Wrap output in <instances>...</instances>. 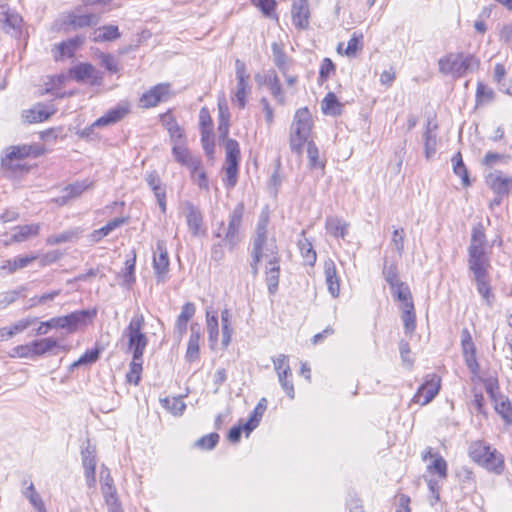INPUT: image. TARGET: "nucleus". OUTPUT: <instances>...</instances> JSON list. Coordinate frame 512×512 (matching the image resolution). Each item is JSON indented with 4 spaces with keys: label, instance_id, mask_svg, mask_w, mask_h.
Segmentation results:
<instances>
[{
    "label": "nucleus",
    "instance_id": "nucleus-38",
    "mask_svg": "<svg viewBox=\"0 0 512 512\" xmlns=\"http://www.w3.org/2000/svg\"><path fill=\"white\" fill-rule=\"evenodd\" d=\"M101 491L108 506L109 512H123L116 496V488L114 487V484L102 486Z\"/></svg>",
    "mask_w": 512,
    "mask_h": 512
},
{
    "label": "nucleus",
    "instance_id": "nucleus-37",
    "mask_svg": "<svg viewBox=\"0 0 512 512\" xmlns=\"http://www.w3.org/2000/svg\"><path fill=\"white\" fill-rule=\"evenodd\" d=\"M477 285V291L482 296L487 305L491 306L493 303L494 295L491 293V286L489 283V276H474Z\"/></svg>",
    "mask_w": 512,
    "mask_h": 512
},
{
    "label": "nucleus",
    "instance_id": "nucleus-60",
    "mask_svg": "<svg viewBox=\"0 0 512 512\" xmlns=\"http://www.w3.org/2000/svg\"><path fill=\"white\" fill-rule=\"evenodd\" d=\"M13 356L19 358H35L36 352L34 348V342H30L24 345H19L13 348Z\"/></svg>",
    "mask_w": 512,
    "mask_h": 512
},
{
    "label": "nucleus",
    "instance_id": "nucleus-15",
    "mask_svg": "<svg viewBox=\"0 0 512 512\" xmlns=\"http://www.w3.org/2000/svg\"><path fill=\"white\" fill-rule=\"evenodd\" d=\"M174 159L181 165L187 167L191 173H195L199 169L201 160L193 156L184 143H175L172 148Z\"/></svg>",
    "mask_w": 512,
    "mask_h": 512
},
{
    "label": "nucleus",
    "instance_id": "nucleus-21",
    "mask_svg": "<svg viewBox=\"0 0 512 512\" xmlns=\"http://www.w3.org/2000/svg\"><path fill=\"white\" fill-rule=\"evenodd\" d=\"M487 240L482 225L473 227L471 241L468 248L469 254H486Z\"/></svg>",
    "mask_w": 512,
    "mask_h": 512
},
{
    "label": "nucleus",
    "instance_id": "nucleus-25",
    "mask_svg": "<svg viewBox=\"0 0 512 512\" xmlns=\"http://www.w3.org/2000/svg\"><path fill=\"white\" fill-rule=\"evenodd\" d=\"M309 6L308 2L294 1L292 5V18L293 23L300 27L306 28L309 24Z\"/></svg>",
    "mask_w": 512,
    "mask_h": 512
},
{
    "label": "nucleus",
    "instance_id": "nucleus-56",
    "mask_svg": "<svg viewBox=\"0 0 512 512\" xmlns=\"http://www.w3.org/2000/svg\"><path fill=\"white\" fill-rule=\"evenodd\" d=\"M461 349L463 355L476 353V346L467 328L461 331Z\"/></svg>",
    "mask_w": 512,
    "mask_h": 512
},
{
    "label": "nucleus",
    "instance_id": "nucleus-61",
    "mask_svg": "<svg viewBox=\"0 0 512 512\" xmlns=\"http://www.w3.org/2000/svg\"><path fill=\"white\" fill-rule=\"evenodd\" d=\"M494 92L487 85L479 82L476 90V102L478 104L489 102L493 99Z\"/></svg>",
    "mask_w": 512,
    "mask_h": 512
},
{
    "label": "nucleus",
    "instance_id": "nucleus-64",
    "mask_svg": "<svg viewBox=\"0 0 512 512\" xmlns=\"http://www.w3.org/2000/svg\"><path fill=\"white\" fill-rule=\"evenodd\" d=\"M495 410L499 413L506 421L512 420V408L507 400L501 399L495 400Z\"/></svg>",
    "mask_w": 512,
    "mask_h": 512
},
{
    "label": "nucleus",
    "instance_id": "nucleus-46",
    "mask_svg": "<svg viewBox=\"0 0 512 512\" xmlns=\"http://www.w3.org/2000/svg\"><path fill=\"white\" fill-rule=\"evenodd\" d=\"M142 364L143 357H138V359H136L134 356H132L129 372L126 375L129 383H133L134 385L139 384L141 380Z\"/></svg>",
    "mask_w": 512,
    "mask_h": 512
},
{
    "label": "nucleus",
    "instance_id": "nucleus-47",
    "mask_svg": "<svg viewBox=\"0 0 512 512\" xmlns=\"http://www.w3.org/2000/svg\"><path fill=\"white\" fill-rule=\"evenodd\" d=\"M88 188V184L85 183H75L67 186L65 191L66 195L58 197L56 202L60 205H64L70 198H75L81 195Z\"/></svg>",
    "mask_w": 512,
    "mask_h": 512
},
{
    "label": "nucleus",
    "instance_id": "nucleus-51",
    "mask_svg": "<svg viewBox=\"0 0 512 512\" xmlns=\"http://www.w3.org/2000/svg\"><path fill=\"white\" fill-rule=\"evenodd\" d=\"M363 34L361 32H354L347 43L345 55L348 57L356 56L357 52L362 50L363 47Z\"/></svg>",
    "mask_w": 512,
    "mask_h": 512
},
{
    "label": "nucleus",
    "instance_id": "nucleus-6",
    "mask_svg": "<svg viewBox=\"0 0 512 512\" xmlns=\"http://www.w3.org/2000/svg\"><path fill=\"white\" fill-rule=\"evenodd\" d=\"M225 173H226V186L233 188L237 183L238 166L240 160L239 144L234 139L225 140Z\"/></svg>",
    "mask_w": 512,
    "mask_h": 512
},
{
    "label": "nucleus",
    "instance_id": "nucleus-55",
    "mask_svg": "<svg viewBox=\"0 0 512 512\" xmlns=\"http://www.w3.org/2000/svg\"><path fill=\"white\" fill-rule=\"evenodd\" d=\"M100 355L99 349L87 350L77 361L73 362L70 369L73 370L81 365L91 364L98 360Z\"/></svg>",
    "mask_w": 512,
    "mask_h": 512
},
{
    "label": "nucleus",
    "instance_id": "nucleus-3",
    "mask_svg": "<svg viewBox=\"0 0 512 512\" xmlns=\"http://www.w3.org/2000/svg\"><path fill=\"white\" fill-rule=\"evenodd\" d=\"M144 327V315L140 312H135L122 334V337L127 338L128 351L131 352L132 356L136 359L143 357L148 345V337L143 332Z\"/></svg>",
    "mask_w": 512,
    "mask_h": 512
},
{
    "label": "nucleus",
    "instance_id": "nucleus-28",
    "mask_svg": "<svg viewBox=\"0 0 512 512\" xmlns=\"http://www.w3.org/2000/svg\"><path fill=\"white\" fill-rule=\"evenodd\" d=\"M84 38L76 36L61 42L57 46V53H55V59L59 60L64 57L71 58L74 56L75 51L83 44Z\"/></svg>",
    "mask_w": 512,
    "mask_h": 512
},
{
    "label": "nucleus",
    "instance_id": "nucleus-57",
    "mask_svg": "<svg viewBox=\"0 0 512 512\" xmlns=\"http://www.w3.org/2000/svg\"><path fill=\"white\" fill-rule=\"evenodd\" d=\"M61 290H53L47 293H44L39 296H34L29 299L30 307H37L47 304L48 302L53 301L57 296H59Z\"/></svg>",
    "mask_w": 512,
    "mask_h": 512
},
{
    "label": "nucleus",
    "instance_id": "nucleus-42",
    "mask_svg": "<svg viewBox=\"0 0 512 512\" xmlns=\"http://www.w3.org/2000/svg\"><path fill=\"white\" fill-rule=\"evenodd\" d=\"M120 37V33L117 26L105 25L95 31L94 41H111Z\"/></svg>",
    "mask_w": 512,
    "mask_h": 512
},
{
    "label": "nucleus",
    "instance_id": "nucleus-50",
    "mask_svg": "<svg viewBox=\"0 0 512 512\" xmlns=\"http://www.w3.org/2000/svg\"><path fill=\"white\" fill-rule=\"evenodd\" d=\"M33 342L37 357L52 351L58 346V341L51 337L34 340Z\"/></svg>",
    "mask_w": 512,
    "mask_h": 512
},
{
    "label": "nucleus",
    "instance_id": "nucleus-30",
    "mask_svg": "<svg viewBox=\"0 0 512 512\" xmlns=\"http://www.w3.org/2000/svg\"><path fill=\"white\" fill-rule=\"evenodd\" d=\"M36 260L35 256H18L14 259H8L3 261L1 269L9 274L16 272L17 270L23 269Z\"/></svg>",
    "mask_w": 512,
    "mask_h": 512
},
{
    "label": "nucleus",
    "instance_id": "nucleus-36",
    "mask_svg": "<svg viewBox=\"0 0 512 512\" xmlns=\"http://www.w3.org/2000/svg\"><path fill=\"white\" fill-rule=\"evenodd\" d=\"M272 53L275 66L283 76H286V72H288L290 68L291 61L277 43L272 44Z\"/></svg>",
    "mask_w": 512,
    "mask_h": 512
},
{
    "label": "nucleus",
    "instance_id": "nucleus-20",
    "mask_svg": "<svg viewBox=\"0 0 512 512\" xmlns=\"http://www.w3.org/2000/svg\"><path fill=\"white\" fill-rule=\"evenodd\" d=\"M22 23V17L15 12L10 11L6 5H0V25L5 32L18 30Z\"/></svg>",
    "mask_w": 512,
    "mask_h": 512
},
{
    "label": "nucleus",
    "instance_id": "nucleus-39",
    "mask_svg": "<svg viewBox=\"0 0 512 512\" xmlns=\"http://www.w3.org/2000/svg\"><path fill=\"white\" fill-rule=\"evenodd\" d=\"M23 495L28 499L37 512H47L45 504L32 482L23 491Z\"/></svg>",
    "mask_w": 512,
    "mask_h": 512
},
{
    "label": "nucleus",
    "instance_id": "nucleus-44",
    "mask_svg": "<svg viewBox=\"0 0 512 512\" xmlns=\"http://www.w3.org/2000/svg\"><path fill=\"white\" fill-rule=\"evenodd\" d=\"M278 380L290 399L295 396L294 386L292 381L289 379L292 377V371L290 367H286L284 370L277 371Z\"/></svg>",
    "mask_w": 512,
    "mask_h": 512
},
{
    "label": "nucleus",
    "instance_id": "nucleus-19",
    "mask_svg": "<svg viewBox=\"0 0 512 512\" xmlns=\"http://www.w3.org/2000/svg\"><path fill=\"white\" fill-rule=\"evenodd\" d=\"M195 313L196 306L194 303L187 302L183 305L175 323V333L179 339L186 333L188 322L194 317Z\"/></svg>",
    "mask_w": 512,
    "mask_h": 512
},
{
    "label": "nucleus",
    "instance_id": "nucleus-63",
    "mask_svg": "<svg viewBox=\"0 0 512 512\" xmlns=\"http://www.w3.org/2000/svg\"><path fill=\"white\" fill-rule=\"evenodd\" d=\"M458 476L460 478V481L462 483V488H469L474 489L475 488V477L473 472L466 467H463L459 472Z\"/></svg>",
    "mask_w": 512,
    "mask_h": 512
},
{
    "label": "nucleus",
    "instance_id": "nucleus-40",
    "mask_svg": "<svg viewBox=\"0 0 512 512\" xmlns=\"http://www.w3.org/2000/svg\"><path fill=\"white\" fill-rule=\"evenodd\" d=\"M453 164V172L455 175L462 179L463 186L467 187L470 185L469 175L467 168L463 162L462 155L457 152L451 159Z\"/></svg>",
    "mask_w": 512,
    "mask_h": 512
},
{
    "label": "nucleus",
    "instance_id": "nucleus-5",
    "mask_svg": "<svg viewBox=\"0 0 512 512\" xmlns=\"http://www.w3.org/2000/svg\"><path fill=\"white\" fill-rule=\"evenodd\" d=\"M95 314V310H80L65 316L54 317L48 321L41 322L36 333L38 335H45L47 334L48 329H65L68 333H74L78 329L79 325L85 323L88 317L94 316Z\"/></svg>",
    "mask_w": 512,
    "mask_h": 512
},
{
    "label": "nucleus",
    "instance_id": "nucleus-29",
    "mask_svg": "<svg viewBox=\"0 0 512 512\" xmlns=\"http://www.w3.org/2000/svg\"><path fill=\"white\" fill-rule=\"evenodd\" d=\"M268 224H269V213H268V211L263 210L259 216L256 230H255V235L253 237V239H255L256 253H258V251L260 249V245L265 240V237H268L267 236Z\"/></svg>",
    "mask_w": 512,
    "mask_h": 512
},
{
    "label": "nucleus",
    "instance_id": "nucleus-9",
    "mask_svg": "<svg viewBox=\"0 0 512 512\" xmlns=\"http://www.w3.org/2000/svg\"><path fill=\"white\" fill-rule=\"evenodd\" d=\"M235 73L237 84L231 100L240 109H243L246 105V96L250 92L249 74L246 71L245 64L239 59L235 62Z\"/></svg>",
    "mask_w": 512,
    "mask_h": 512
},
{
    "label": "nucleus",
    "instance_id": "nucleus-62",
    "mask_svg": "<svg viewBox=\"0 0 512 512\" xmlns=\"http://www.w3.org/2000/svg\"><path fill=\"white\" fill-rule=\"evenodd\" d=\"M252 4L259 8L264 16L272 17L276 7L275 0H251Z\"/></svg>",
    "mask_w": 512,
    "mask_h": 512
},
{
    "label": "nucleus",
    "instance_id": "nucleus-31",
    "mask_svg": "<svg viewBox=\"0 0 512 512\" xmlns=\"http://www.w3.org/2000/svg\"><path fill=\"white\" fill-rule=\"evenodd\" d=\"M298 247L305 263L313 266L316 262L317 254L310 240L305 237V231L301 233V238L298 240Z\"/></svg>",
    "mask_w": 512,
    "mask_h": 512
},
{
    "label": "nucleus",
    "instance_id": "nucleus-45",
    "mask_svg": "<svg viewBox=\"0 0 512 512\" xmlns=\"http://www.w3.org/2000/svg\"><path fill=\"white\" fill-rule=\"evenodd\" d=\"M161 403L165 409L175 416L183 414L186 404L180 397H167L161 400Z\"/></svg>",
    "mask_w": 512,
    "mask_h": 512
},
{
    "label": "nucleus",
    "instance_id": "nucleus-33",
    "mask_svg": "<svg viewBox=\"0 0 512 512\" xmlns=\"http://www.w3.org/2000/svg\"><path fill=\"white\" fill-rule=\"evenodd\" d=\"M40 230L39 224H27L14 228L12 240L15 242H23L32 236L38 235Z\"/></svg>",
    "mask_w": 512,
    "mask_h": 512
},
{
    "label": "nucleus",
    "instance_id": "nucleus-53",
    "mask_svg": "<svg viewBox=\"0 0 512 512\" xmlns=\"http://www.w3.org/2000/svg\"><path fill=\"white\" fill-rule=\"evenodd\" d=\"M97 23V17L94 14L71 15L70 24L74 28L90 27Z\"/></svg>",
    "mask_w": 512,
    "mask_h": 512
},
{
    "label": "nucleus",
    "instance_id": "nucleus-18",
    "mask_svg": "<svg viewBox=\"0 0 512 512\" xmlns=\"http://www.w3.org/2000/svg\"><path fill=\"white\" fill-rule=\"evenodd\" d=\"M487 183L497 195L506 196L512 185V178L501 171H494L488 175Z\"/></svg>",
    "mask_w": 512,
    "mask_h": 512
},
{
    "label": "nucleus",
    "instance_id": "nucleus-17",
    "mask_svg": "<svg viewBox=\"0 0 512 512\" xmlns=\"http://www.w3.org/2000/svg\"><path fill=\"white\" fill-rule=\"evenodd\" d=\"M130 112V107L127 103L118 104L116 107L107 111L103 116L98 118L92 125L94 127H105L115 124L122 120Z\"/></svg>",
    "mask_w": 512,
    "mask_h": 512
},
{
    "label": "nucleus",
    "instance_id": "nucleus-13",
    "mask_svg": "<svg viewBox=\"0 0 512 512\" xmlns=\"http://www.w3.org/2000/svg\"><path fill=\"white\" fill-rule=\"evenodd\" d=\"M170 96V85L161 83L149 91L145 92L140 98V105L143 108H151L158 105L160 102H165Z\"/></svg>",
    "mask_w": 512,
    "mask_h": 512
},
{
    "label": "nucleus",
    "instance_id": "nucleus-43",
    "mask_svg": "<svg viewBox=\"0 0 512 512\" xmlns=\"http://www.w3.org/2000/svg\"><path fill=\"white\" fill-rule=\"evenodd\" d=\"M96 446L92 445L89 440L86 441V446L81 449V461L83 467H96L97 455Z\"/></svg>",
    "mask_w": 512,
    "mask_h": 512
},
{
    "label": "nucleus",
    "instance_id": "nucleus-59",
    "mask_svg": "<svg viewBox=\"0 0 512 512\" xmlns=\"http://www.w3.org/2000/svg\"><path fill=\"white\" fill-rule=\"evenodd\" d=\"M430 472L437 473L440 478L445 479L447 477V463L442 456H436L432 464L428 466Z\"/></svg>",
    "mask_w": 512,
    "mask_h": 512
},
{
    "label": "nucleus",
    "instance_id": "nucleus-27",
    "mask_svg": "<svg viewBox=\"0 0 512 512\" xmlns=\"http://www.w3.org/2000/svg\"><path fill=\"white\" fill-rule=\"evenodd\" d=\"M349 224L337 216H329L325 220L327 233L336 238H345L348 232Z\"/></svg>",
    "mask_w": 512,
    "mask_h": 512
},
{
    "label": "nucleus",
    "instance_id": "nucleus-12",
    "mask_svg": "<svg viewBox=\"0 0 512 512\" xmlns=\"http://www.w3.org/2000/svg\"><path fill=\"white\" fill-rule=\"evenodd\" d=\"M255 80L259 86L266 85L277 104L283 106L286 104L285 92L282 88L280 79L275 70H268L265 74H257Z\"/></svg>",
    "mask_w": 512,
    "mask_h": 512
},
{
    "label": "nucleus",
    "instance_id": "nucleus-32",
    "mask_svg": "<svg viewBox=\"0 0 512 512\" xmlns=\"http://www.w3.org/2000/svg\"><path fill=\"white\" fill-rule=\"evenodd\" d=\"M206 324L210 348L214 350L217 346L219 336V324L217 315L215 313L211 314L209 311H207Z\"/></svg>",
    "mask_w": 512,
    "mask_h": 512
},
{
    "label": "nucleus",
    "instance_id": "nucleus-26",
    "mask_svg": "<svg viewBox=\"0 0 512 512\" xmlns=\"http://www.w3.org/2000/svg\"><path fill=\"white\" fill-rule=\"evenodd\" d=\"M468 263L474 276L488 275L491 267L487 254H469Z\"/></svg>",
    "mask_w": 512,
    "mask_h": 512
},
{
    "label": "nucleus",
    "instance_id": "nucleus-23",
    "mask_svg": "<svg viewBox=\"0 0 512 512\" xmlns=\"http://www.w3.org/2000/svg\"><path fill=\"white\" fill-rule=\"evenodd\" d=\"M190 337L187 344L186 358L189 362L196 361L199 358V341L201 338V329L198 323L190 326Z\"/></svg>",
    "mask_w": 512,
    "mask_h": 512
},
{
    "label": "nucleus",
    "instance_id": "nucleus-54",
    "mask_svg": "<svg viewBox=\"0 0 512 512\" xmlns=\"http://www.w3.org/2000/svg\"><path fill=\"white\" fill-rule=\"evenodd\" d=\"M307 157L311 169L324 168V163L319 158V150L313 141L307 144Z\"/></svg>",
    "mask_w": 512,
    "mask_h": 512
},
{
    "label": "nucleus",
    "instance_id": "nucleus-35",
    "mask_svg": "<svg viewBox=\"0 0 512 512\" xmlns=\"http://www.w3.org/2000/svg\"><path fill=\"white\" fill-rule=\"evenodd\" d=\"M33 323V320L31 319H21L11 325L10 327H3L0 329V340L5 341L9 338L13 337L14 335L23 332L26 330L31 324Z\"/></svg>",
    "mask_w": 512,
    "mask_h": 512
},
{
    "label": "nucleus",
    "instance_id": "nucleus-11",
    "mask_svg": "<svg viewBox=\"0 0 512 512\" xmlns=\"http://www.w3.org/2000/svg\"><path fill=\"white\" fill-rule=\"evenodd\" d=\"M182 205L189 232L194 237L205 235L206 229L200 209L190 201H185Z\"/></svg>",
    "mask_w": 512,
    "mask_h": 512
},
{
    "label": "nucleus",
    "instance_id": "nucleus-14",
    "mask_svg": "<svg viewBox=\"0 0 512 512\" xmlns=\"http://www.w3.org/2000/svg\"><path fill=\"white\" fill-rule=\"evenodd\" d=\"M153 269L157 281L164 282L169 271V257L163 241L157 242L156 251L154 252L153 257Z\"/></svg>",
    "mask_w": 512,
    "mask_h": 512
},
{
    "label": "nucleus",
    "instance_id": "nucleus-16",
    "mask_svg": "<svg viewBox=\"0 0 512 512\" xmlns=\"http://www.w3.org/2000/svg\"><path fill=\"white\" fill-rule=\"evenodd\" d=\"M71 73L74 79L79 82L87 81L91 85H100L102 82L101 73L89 63H80L76 65L71 70Z\"/></svg>",
    "mask_w": 512,
    "mask_h": 512
},
{
    "label": "nucleus",
    "instance_id": "nucleus-4",
    "mask_svg": "<svg viewBox=\"0 0 512 512\" xmlns=\"http://www.w3.org/2000/svg\"><path fill=\"white\" fill-rule=\"evenodd\" d=\"M312 129V118L307 108L297 110L291 125L290 147L301 154L305 144H308Z\"/></svg>",
    "mask_w": 512,
    "mask_h": 512
},
{
    "label": "nucleus",
    "instance_id": "nucleus-1",
    "mask_svg": "<svg viewBox=\"0 0 512 512\" xmlns=\"http://www.w3.org/2000/svg\"><path fill=\"white\" fill-rule=\"evenodd\" d=\"M470 458L486 470L501 474L504 470L503 456L488 443L484 441H474L470 444L468 450Z\"/></svg>",
    "mask_w": 512,
    "mask_h": 512
},
{
    "label": "nucleus",
    "instance_id": "nucleus-34",
    "mask_svg": "<svg viewBox=\"0 0 512 512\" xmlns=\"http://www.w3.org/2000/svg\"><path fill=\"white\" fill-rule=\"evenodd\" d=\"M402 310V321L405 329V333L412 334L416 328V315L414 311V303H408L401 306Z\"/></svg>",
    "mask_w": 512,
    "mask_h": 512
},
{
    "label": "nucleus",
    "instance_id": "nucleus-22",
    "mask_svg": "<svg viewBox=\"0 0 512 512\" xmlns=\"http://www.w3.org/2000/svg\"><path fill=\"white\" fill-rule=\"evenodd\" d=\"M324 274L329 293L334 298L338 297L340 292V283L335 263L331 259L324 263Z\"/></svg>",
    "mask_w": 512,
    "mask_h": 512
},
{
    "label": "nucleus",
    "instance_id": "nucleus-2",
    "mask_svg": "<svg viewBox=\"0 0 512 512\" xmlns=\"http://www.w3.org/2000/svg\"><path fill=\"white\" fill-rule=\"evenodd\" d=\"M478 59L466 53H448L438 60L439 72L460 78L478 67Z\"/></svg>",
    "mask_w": 512,
    "mask_h": 512
},
{
    "label": "nucleus",
    "instance_id": "nucleus-48",
    "mask_svg": "<svg viewBox=\"0 0 512 512\" xmlns=\"http://www.w3.org/2000/svg\"><path fill=\"white\" fill-rule=\"evenodd\" d=\"M431 123L428 122L426 131L424 133V148H425V156L427 159H430L436 153V144L437 138L436 134L431 131Z\"/></svg>",
    "mask_w": 512,
    "mask_h": 512
},
{
    "label": "nucleus",
    "instance_id": "nucleus-49",
    "mask_svg": "<svg viewBox=\"0 0 512 512\" xmlns=\"http://www.w3.org/2000/svg\"><path fill=\"white\" fill-rule=\"evenodd\" d=\"M52 114L53 111H49L44 106L38 105L27 112L26 119L30 123L43 122L47 120Z\"/></svg>",
    "mask_w": 512,
    "mask_h": 512
},
{
    "label": "nucleus",
    "instance_id": "nucleus-10",
    "mask_svg": "<svg viewBox=\"0 0 512 512\" xmlns=\"http://www.w3.org/2000/svg\"><path fill=\"white\" fill-rule=\"evenodd\" d=\"M440 377L436 374L426 376L424 383L418 388L412 401L422 406L431 402L440 390Z\"/></svg>",
    "mask_w": 512,
    "mask_h": 512
},
{
    "label": "nucleus",
    "instance_id": "nucleus-8",
    "mask_svg": "<svg viewBox=\"0 0 512 512\" xmlns=\"http://www.w3.org/2000/svg\"><path fill=\"white\" fill-rule=\"evenodd\" d=\"M244 213V204L238 203L229 217V222L225 228L224 242L230 250L234 249L241 241L240 226Z\"/></svg>",
    "mask_w": 512,
    "mask_h": 512
},
{
    "label": "nucleus",
    "instance_id": "nucleus-52",
    "mask_svg": "<svg viewBox=\"0 0 512 512\" xmlns=\"http://www.w3.org/2000/svg\"><path fill=\"white\" fill-rule=\"evenodd\" d=\"M390 289L396 299L401 302V306L408 303H413L410 289L404 282L398 284L397 286L391 287Z\"/></svg>",
    "mask_w": 512,
    "mask_h": 512
},
{
    "label": "nucleus",
    "instance_id": "nucleus-41",
    "mask_svg": "<svg viewBox=\"0 0 512 512\" xmlns=\"http://www.w3.org/2000/svg\"><path fill=\"white\" fill-rule=\"evenodd\" d=\"M322 111L326 115L336 116L341 113V104L334 93H328L322 101Z\"/></svg>",
    "mask_w": 512,
    "mask_h": 512
},
{
    "label": "nucleus",
    "instance_id": "nucleus-58",
    "mask_svg": "<svg viewBox=\"0 0 512 512\" xmlns=\"http://www.w3.org/2000/svg\"><path fill=\"white\" fill-rule=\"evenodd\" d=\"M166 127L173 145H175V143H183L184 132L175 120L171 119L168 121Z\"/></svg>",
    "mask_w": 512,
    "mask_h": 512
},
{
    "label": "nucleus",
    "instance_id": "nucleus-24",
    "mask_svg": "<svg viewBox=\"0 0 512 512\" xmlns=\"http://www.w3.org/2000/svg\"><path fill=\"white\" fill-rule=\"evenodd\" d=\"M280 261L267 263L265 266V282L270 295H274L278 290L280 277Z\"/></svg>",
    "mask_w": 512,
    "mask_h": 512
},
{
    "label": "nucleus",
    "instance_id": "nucleus-7",
    "mask_svg": "<svg viewBox=\"0 0 512 512\" xmlns=\"http://www.w3.org/2000/svg\"><path fill=\"white\" fill-rule=\"evenodd\" d=\"M251 256L252 260L250 265L254 276L258 274V264L261 260H266L267 263L280 261L278 247L274 238L268 239V237H265V240L260 245L258 253H256L255 239H253Z\"/></svg>",
    "mask_w": 512,
    "mask_h": 512
}]
</instances>
